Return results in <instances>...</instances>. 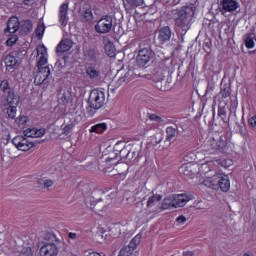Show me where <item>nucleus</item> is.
Returning <instances> with one entry per match:
<instances>
[{
  "label": "nucleus",
  "instance_id": "1",
  "mask_svg": "<svg viewBox=\"0 0 256 256\" xmlns=\"http://www.w3.org/2000/svg\"><path fill=\"white\" fill-rule=\"evenodd\" d=\"M18 31L24 34L31 33L33 31V22L31 20L19 21V17L11 16L7 21V27L4 29V35L9 37L6 41L8 47H13L19 41Z\"/></svg>",
  "mask_w": 256,
  "mask_h": 256
},
{
  "label": "nucleus",
  "instance_id": "2",
  "mask_svg": "<svg viewBox=\"0 0 256 256\" xmlns=\"http://www.w3.org/2000/svg\"><path fill=\"white\" fill-rule=\"evenodd\" d=\"M170 19L174 20L175 27H178L181 35H185L189 31V24L193 15H195V8L184 6L181 9H174L168 12Z\"/></svg>",
  "mask_w": 256,
  "mask_h": 256
},
{
  "label": "nucleus",
  "instance_id": "3",
  "mask_svg": "<svg viewBox=\"0 0 256 256\" xmlns=\"http://www.w3.org/2000/svg\"><path fill=\"white\" fill-rule=\"evenodd\" d=\"M105 105V92L99 89H94L90 92L88 98V107H86V113L88 117H93L101 107Z\"/></svg>",
  "mask_w": 256,
  "mask_h": 256
},
{
  "label": "nucleus",
  "instance_id": "4",
  "mask_svg": "<svg viewBox=\"0 0 256 256\" xmlns=\"http://www.w3.org/2000/svg\"><path fill=\"white\" fill-rule=\"evenodd\" d=\"M193 196L187 195V194H176L172 196H168L164 198L161 209H171L174 207V209H177V207H185L189 201H192Z\"/></svg>",
  "mask_w": 256,
  "mask_h": 256
},
{
  "label": "nucleus",
  "instance_id": "5",
  "mask_svg": "<svg viewBox=\"0 0 256 256\" xmlns=\"http://www.w3.org/2000/svg\"><path fill=\"white\" fill-rule=\"evenodd\" d=\"M206 151L208 153H225L227 151V140L223 139V136L219 134H214L206 142Z\"/></svg>",
  "mask_w": 256,
  "mask_h": 256
},
{
  "label": "nucleus",
  "instance_id": "6",
  "mask_svg": "<svg viewBox=\"0 0 256 256\" xmlns=\"http://www.w3.org/2000/svg\"><path fill=\"white\" fill-rule=\"evenodd\" d=\"M78 17L81 23H93V19H95V17L93 16V7L89 0H83L80 3Z\"/></svg>",
  "mask_w": 256,
  "mask_h": 256
},
{
  "label": "nucleus",
  "instance_id": "7",
  "mask_svg": "<svg viewBox=\"0 0 256 256\" xmlns=\"http://www.w3.org/2000/svg\"><path fill=\"white\" fill-rule=\"evenodd\" d=\"M96 33L100 35H107L113 31V16L104 15L102 16L94 26Z\"/></svg>",
  "mask_w": 256,
  "mask_h": 256
},
{
  "label": "nucleus",
  "instance_id": "8",
  "mask_svg": "<svg viewBox=\"0 0 256 256\" xmlns=\"http://www.w3.org/2000/svg\"><path fill=\"white\" fill-rule=\"evenodd\" d=\"M218 3V9L224 17H228L229 14L233 15V13L240 7L238 0H218Z\"/></svg>",
  "mask_w": 256,
  "mask_h": 256
},
{
  "label": "nucleus",
  "instance_id": "9",
  "mask_svg": "<svg viewBox=\"0 0 256 256\" xmlns=\"http://www.w3.org/2000/svg\"><path fill=\"white\" fill-rule=\"evenodd\" d=\"M151 59H153V51L149 48H143L138 52L136 65L138 67H145L148 63H151Z\"/></svg>",
  "mask_w": 256,
  "mask_h": 256
},
{
  "label": "nucleus",
  "instance_id": "10",
  "mask_svg": "<svg viewBox=\"0 0 256 256\" xmlns=\"http://www.w3.org/2000/svg\"><path fill=\"white\" fill-rule=\"evenodd\" d=\"M12 144L18 151H29L35 147V143L29 141L25 136H16L12 139Z\"/></svg>",
  "mask_w": 256,
  "mask_h": 256
},
{
  "label": "nucleus",
  "instance_id": "11",
  "mask_svg": "<svg viewBox=\"0 0 256 256\" xmlns=\"http://www.w3.org/2000/svg\"><path fill=\"white\" fill-rule=\"evenodd\" d=\"M171 37H173V31L169 26H163L156 31V39L159 42V45L169 43V41H171Z\"/></svg>",
  "mask_w": 256,
  "mask_h": 256
},
{
  "label": "nucleus",
  "instance_id": "12",
  "mask_svg": "<svg viewBox=\"0 0 256 256\" xmlns=\"http://www.w3.org/2000/svg\"><path fill=\"white\" fill-rule=\"evenodd\" d=\"M59 248L55 242H46L39 250V256H57Z\"/></svg>",
  "mask_w": 256,
  "mask_h": 256
},
{
  "label": "nucleus",
  "instance_id": "13",
  "mask_svg": "<svg viewBox=\"0 0 256 256\" xmlns=\"http://www.w3.org/2000/svg\"><path fill=\"white\" fill-rule=\"evenodd\" d=\"M4 63L6 65V71H9L10 73H13V69H17V67L21 65V63L16 60L11 52L5 56Z\"/></svg>",
  "mask_w": 256,
  "mask_h": 256
},
{
  "label": "nucleus",
  "instance_id": "14",
  "mask_svg": "<svg viewBox=\"0 0 256 256\" xmlns=\"http://www.w3.org/2000/svg\"><path fill=\"white\" fill-rule=\"evenodd\" d=\"M37 55H41L40 59L37 62V67L38 69H41V67H43V65H47V48L42 45V46H38L37 49Z\"/></svg>",
  "mask_w": 256,
  "mask_h": 256
},
{
  "label": "nucleus",
  "instance_id": "15",
  "mask_svg": "<svg viewBox=\"0 0 256 256\" xmlns=\"http://www.w3.org/2000/svg\"><path fill=\"white\" fill-rule=\"evenodd\" d=\"M221 173L215 174L212 177L206 178L204 180V185L209 187L210 189H218L219 188V181L221 179Z\"/></svg>",
  "mask_w": 256,
  "mask_h": 256
},
{
  "label": "nucleus",
  "instance_id": "16",
  "mask_svg": "<svg viewBox=\"0 0 256 256\" xmlns=\"http://www.w3.org/2000/svg\"><path fill=\"white\" fill-rule=\"evenodd\" d=\"M67 13H69V4L63 3L60 6V12H59L60 23L63 27H65L67 25V21H69V18L67 17Z\"/></svg>",
  "mask_w": 256,
  "mask_h": 256
},
{
  "label": "nucleus",
  "instance_id": "17",
  "mask_svg": "<svg viewBox=\"0 0 256 256\" xmlns=\"http://www.w3.org/2000/svg\"><path fill=\"white\" fill-rule=\"evenodd\" d=\"M73 47V41L70 39L62 40L56 47V53H67Z\"/></svg>",
  "mask_w": 256,
  "mask_h": 256
},
{
  "label": "nucleus",
  "instance_id": "18",
  "mask_svg": "<svg viewBox=\"0 0 256 256\" xmlns=\"http://www.w3.org/2000/svg\"><path fill=\"white\" fill-rule=\"evenodd\" d=\"M122 1L126 11H131V9L141 7V5L145 4V0H122Z\"/></svg>",
  "mask_w": 256,
  "mask_h": 256
},
{
  "label": "nucleus",
  "instance_id": "19",
  "mask_svg": "<svg viewBox=\"0 0 256 256\" xmlns=\"http://www.w3.org/2000/svg\"><path fill=\"white\" fill-rule=\"evenodd\" d=\"M86 75L91 81H99L101 79V72L95 66H88L86 68Z\"/></svg>",
  "mask_w": 256,
  "mask_h": 256
},
{
  "label": "nucleus",
  "instance_id": "20",
  "mask_svg": "<svg viewBox=\"0 0 256 256\" xmlns=\"http://www.w3.org/2000/svg\"><path fill=\"white\" fill-rule=\"evenodd\" d=\"M218 187L221 189V191L227 193V191L231 189V182L229 181V176L222 174L218 182Z\"/></svg>",
  "mask_w": 256,
  "mask_h": 256
},
{
  "label": "nucleus",
  "instance_id": "21",
  "mask_svg": "<svg viewBox=\"0 0 256 256\" xmlns=\"http://www.w3.org/2000/svg\"><path fill=\"white\" fill-rule=\"evenodd\" d=\"M24 135L25 137L32 138L43 137V135H45V129L28 128L24 130Z\"/></svg>",
  "mask_w": 256,
  "mask_h": 256
},
{
  "label": "nucleus",
  "instance_id": "22",
  "mask_svg": "<svg viewBox=\"0 0 256 256\" xmlns=\"http://www.w3.org/2000/svg\"><path fill=\"white\" fill-rule=\"evenodd\" d=\"M177 135H179L177 127L169 126L166 128V141H175V139H177Z\"/></svg>",
  "mask_w": 256,
  "mask_h": 256
},
{
  "label": "nucleus",
  "instance_id": "23",
  "mask_svg": "<svg viewBox=\"0 0 256 256\" xmlns=\"http://www.w3.org/2000/svg\"><path fill=\"white\" fill-rule=\"evenodd\" d=\"M6 100L8 105H19V95L13 89L6 93Z\"/></svg>",
  "mask_w": 256,
  "mask_h": 256
},
{
  "label": "nucleus",
  "instance_id": "24",
  "mask_svg": "<svg viewBox=\"0 0 256 256\" xmlns=\"http://www.w3.org/2000/svg\"><path fill=\"white\" fill-rule=\"evenodd\" d=\"M37 183L39 187H42V189H49V187H53V185H55V180L44 177L39 178Z\"/></svg>",
  "mask_w": 256,
  "mask_h": 256
},
{
  "label": "nucleus",
  "instance_id": "25",
  "mask_svg": "<svg viewBox=\"0 0 256 256\" xmlns=\"http://www.w3.org/2000/svg\"><path fill=\"white\" fill-rule=\"evenodd\" d=\"M161 199H163V196H161V195H152L151 197H149L146 207L148 209L155 207L157 205V203H159L161 201Z\"/></svg>",
  "mask_w": 256,
  "mask_h": 256
},
{
  "label": "nucleus",
  "instance_id": "26",
  "mask_svg": "<svg viewBox=\"0 0 256 256\" xmlns=\"http://www.w3.org/2000/svg\"><path fill=\"white\" fill-rule=\"evenodd\" d=\"M244 41L247 49H253L255 47V35L253 33L246 34Z\"/></svg>",
  "mask_w": 256,
  "mask_h": 256
},
{
  "label": "nucleus",
  "instance_id": "27",
  "mask_svg": "<svg viewBox=\"0 0 256 256\" xmlns=\"http://www.w3.org/2000/svg\"><path fill=\"white\" fill-rule=\"evenodd\" d=\"M12 54V56L19 62L21 63V60L23 59V57H25L27 55V51L23 48H20L18 50H13L12 52H10Z\"/></svg>",
  "mask_w": 256,
  "mask_h": 256
},
{
  "label": "nucleus",
  "instance_id": "28",
  "mask_svg": "<svg viewBox=\"0 0 256 256\" xmlns=\"http://www.w3.org/2000/svg\"><path fill=\"white\" fill-rule=\"evenodd\" d=\"M58 100L60 101V103H62V105H67V103L71 101V94L62 90L58 94Z\"/></svg>",
  "mask_w": 256,
  "mask_h": 256
},
{
  "label": "nucleus",
  "instance_id": "29",
  "mask_svg": "<svg viewBox=\"0 0 256 256\" xmlns=\"http://www.w3.org/2000/svg\"><path fill=\"white\" fill-rule=\"evenodd\" d=\"M107 131V124L106 123H98L91 127L90 133H103Z\"/></svg>",
  "mask_w": 256,
  "mask_h": 256
},
{
  "label": "nucleus",
  "instance_id": "30",
  "mask_svg": "<svg viewBox=\"0 0 256 256\" xmlns=\"http://www.w3.org/2000/svg\"><path fill=\"white\" fill-rule=\"evenodd\" d=\"M86 57H88L90 61H97V57H99V50H97V48L87 50Z\"/></svg>",
  "mask_w": 256,
  "mask_h": 256
},
{
  "label": "nucleus",
  "instance_id": "31",
  "mask_svg": "<svg viewBox=\"0 0 256 256\" xmlns=\"http://www.w3.org/2000/svg\"><path fill=\"white\" fill-rule=\"evenodd\" d=\"M104 49H105L106 54L108 55V57H115V46L113 45V43L108 42L104 46Z\"/></svg>",
  "mask_w": 256,
  "mask_h": 256
},
{
  "label": "nucleus",
  "instance_id": "32",
  "mask_svg": "<svg viewBox=\"0 0 256 256\" xmlns=\"http://www.w3.org/2000/svg\"><path fill=\"white\" fill-rule=\"evenodd\" d=\"M0 89L1 91H3L4 95H6V93H9V91L13 90V88L9 86V80H2L0 83Z\"/></svg>",
  "mask_w": 256,
  "mask_h": 256
},
{
  "label": "nucleus",
  "instance_id": "33",
  "mask_svg": "<svg viewBox=\"0 0 256 256\" xmlns=\"http://www.w3.org/2000/svg\"><path fill=\"white\" fill-rule=\"evenodd\" d=\"M7 115L9 119H15L17 115V105H9L7 108Z\"/></svg>",
  "mask_w": 256,
  "mask_h": 256
},
{
  "label": "nucleus",
  "instance_id": "34",
  "mask_svg": "<svg viewBox=\"0 0 256 256\" xmlns=\"http://www.w3.org/2000/svg\"><path fill=\"white\" fill-rule=\"evenodd\" d=\"M139 243H141V234L136 235L128 245L135 251L139 246Z\"/></svg>",
  "mask_w": 256,
  "mask_h": 256
},
{
  "label": "nucleus",
  "instance_id": "35",
  "mask_svg": "<svg viewBox=\"0 0 256 256\" xmlns=\"http://www.w3.org/2000/svg\"><path fill=\"white\" fill-rule=\"evenodd\" d=\"M119 157V153H112L110 156L106 159V163H111V165H118L119 161H117V158Z\"/></svg>",
  "mask_w": 256,
  "mask_h": 256
},
{
  "label": "nucleus",
  "instance_id": "36",
  "mask_svg": "<svg viewBox=\"0 0 256 256\" xmlns=\"http://www.w3.org/2000/svg\"><path fill=\"white\" fill-rule=\"evenodd\" d=\"M39 72L43 77H45L46 79H49V75H51V68H49V66L46 67H40L38 68Z\"/></svg>",
  "mask_w": 256,
  "mask_h": 256
},
{
  "label": "nucleus",
  "instance_id": "37",
  "mask_svg": "<svg viewBox=\"0 0 256 256\" xmlns=\"http://www.w3.org/2000/svg\"><path fill=\"white\" fill-rule=\"evenodd\" d=\"M29 121V118L27 116H19L18 118L15 119L16 125L18 127H23V125H26Z\"/></svg>",
  "mask_w": 256,
  "mask_h": 256
},
{
  "label": "nucleus",
  "instance_id": "38",
  "mask_svg": "<svg viewBox=\"0 0 256 256\" xmlns=\"http://www.w3.org/2000/svg\"><path fill=\"white\" fill-rule=\"evenodd\" d=\"M220 95L222 99H228V97H231V88L229 86L221 88Z\"/></svg>",
  "mask_w": 256,
  "mask_h": 256
},
{
  "label": "nucleus",
  "instance_id": "39",
  "mask_svg": "<svg viewBox=\"0 0 256 256\" xmlns=\"http://www.w3.org/2000/svg\"><path fill=\"white\" fill-rule=\"evenodd\" d=\"M119 155H120V158H121V159H129V160L132 159V157H131V151L127 150V148H122V149L119 151Z\"/></svg>",
  "mask_w": 256,
  "mask_h": 256
},
{
  "label": "nucleus",
  "instance_id": "40",
  "mask_svg": "<svg viewBox=\"0 0 256 256\" xmlns=\"http://www.w3.org/2000/svg\"><path fill=\"white\" fill-rule=\"evenodd\" d=\"M133 251H134V250L131 248V246L128 245V246H124V247L120 250L119 254H120V256H130L131 253H133Z\"/></svg>",
  "mask_w": 256,
  "mask_h": 256
},
{
  "label": "nucleus",
  "instance_id": "41",
  "mask_svg": "<svg viewBox=\"0 0 256 256\" xmlns=\"http://www.w3.org/2000/svg\"><path fill=\"white\" fill-rule=\"evenodd\" d=\"M45 81H47V78H45V76H43V74H40L38 72L37 75L35 76L34 83H36V85H43V83H45Z\"/></svg>",
  "mask_w": 256,
  "mask_h": 256
},
{
  "label": "nucleus",
  "instance_id": "42",
  "mask_svg": "<svg viewBox=\"0 0 256 256\" xmlns=\"http://www.w3.org/2000/svg\"><path fill=\"white\" fill-rule=\"evenodd\" d=\"M18 256H33V250L31 247H25L19 252Z\"/></svg>",
  "mask_w": 256,
  "mask_h": 256
},
{
  "label": "nucleus",
  "instance_id": "43",
  "mask_svg": "<svg viewBox=\"0 0 256 256\" xmlns=\"http://www.w3.org/2000/svg\"><path fill=\"white\" fill-rule=\"evenodd\" d=\"M45 33V25H38L36 28V35L38 39H41L43 37V34Z\"/></svg>",
  "mask_w": 256,
  "mask_h": 256
},
{
  "label": "nucleus",
  "instance_id": "44",
  "mask_svg": "<svg viewBox=\"0 0 256 256\" xmlns=\"http://www.w3.org/2000/svg\"><path fill=\"white\" fill-rule=\"evenodd\" d=\"M214 90H215V84L208 83L205 91V97H211Z\"/></svg>",
  "mask_w": 256,
  "mask_h": 256
},
{
  "label": "nucleus",
  "instance_id": "45",
  "mask_svg": "<svg viewBox=\"0 0 256 256\" xmlns=\"http://www.w3.org/2000/svg\"><path fill=\"white\" fill-rule=\"evenodd\" d=\"M233 164L232 160H221L218 165H220L221 167H224V169H227L229 167H231V165Z\"/></svg>",
  "mask_w": 256,
  "mask_h": 256
},
{
  "label": "nucleus",
  "instance_id": "46",
  "mask_svg": "<svg viewBox=\"0 0 256 256\" xmlns=\"http://www.w3.org/2000/svg\"><path fill=\"white\" fill-rule=\"evenodd\" d=\"M149 119H150V121H155L156 123H163V118H161L160 116H158L156 114H150Z\"/></svg>",
  "mask_w": 256,
  "mask_h": 256
},
{
  "label": "nucleus",
  "instance_id": "47",
  "mask_svg": "<svg viewBox=\"0 0 256 256\" xmlns=\"http://www.w3.org/2000/svg\"><path fill=\"white\" fill-rule=\"evenodd\" d=\"M180 173H183V175H186V177H191L192 173L191 171L187 168V166H182L179 169Z\"/></svg>",
  "mask_w": 256,
  "mask_h": 256
},
{
  "label": "nucleus",
  "instance_id": "48",
  "mask_svg": "<svg viewBox=\"0 0 256 256\" xmlns=\"http://www.w3.org/2000/svg\"><path fill=\"white\" fill-rule=\"evenodd\" d=\"M248 124L255 129L256 127V115L252 116L251 118H249L248 120Z\"/></svg>",
  "mask_w": 256,
  "mask_h": 256
},
{
  "label": "nucleus",
  "instance_id": "49",
  "mask_svg": "<svg viewBox=\"0 0 256 256\" xmlns=\"http://www.w3.org/2000/svg\"><path fill=\"white\" fill-rule=\"evenodd\" d=\"M153 139H156L153 142V144L154 145H159V143H161V141H163V136L161 134H158V135L154 136Z\"/></svg>",
  "mask_w": 256,
  "mask_h": 256
},
{
  "label": "nucleus",
  "instance_id": "50",
  "mask_svg": "<svg viewBox=\"0 0 256 256\" xmlns=\"http://www.w3.org/2000/svg\"><path fill=\"white\" fill-rule=\"evenodd\" d=\"M177 223H185V221H187V218L183 215L179 216L177 219H176Z\"/></svg>",
  "mask_w": 256,
  "mask_h": 256
},
{
  "label": "nucleus",
  "instance_id": "51",
  "mask_svg": "<svg viewBox=\"0 0 256 256\" xmlns=\"http://www.w3.org/2000/svg\"><path fill=\"white\" fill-rule=\"evenodd\" d=\"M71 129H73V125L68 124L64 127L63 131H64V133H69L71 131Z\"/></svg>",
  "mask_w": 256,
  "mask_h": 256
},
{
  "label": "nucleus",
  "instance_id": "52",
  "mask_svg": "<svg viewBox=\"0 0 256 256\" xmlns=\"http://www.w3.org/2000/svg\"><path fill=\"white\" fill-rule=\"evenodd\" d=\"M18 1L23 5H29L30 3H33L34 0H18Z\"/></svg>",
  "mask_w": 256,
  "mask_h": 256
},
{
  "label": "nucleus",
  "instance_id": "53",
  "mask_svg": "<svg viewBox=\"0 0 256 256\" xmlns=\"http://www.w3.org/2000/svg\"><path fill=\"white\" fill-rule=\"evenodd\" d=\"M68 237L69 239H77V233L69 232Z\"/></svg>",
  "mask_w": 256,
  "mask_h": 256
},
{
  "label": "nucleus",
  "instance_id": "54",
  "mask_svg": "<svg viewBox=\"0 0 256 256\" xmlns=\"http://www.w3.org/2000/svg\"><path fill=\"white\" fill-rule=\"evenodd\" d=\"M238 127H239V133H240V135H241L242 137H245L246 133H245V131H243V126L238 125Z\"/></svg>",
  "mask_w": 256,
  "mask_h": 256
},
{
  "label": "nucleus",
  "instance_id": "55",
  "mask_svg": "<svg viewBox=\"0 0 256 256\" xmlns=\"http://www.w3.org/2000/svg\"><path fill=\"white\" fill-rule=\"evenodd\" d=\"M158 66L161 67L163 69V71H165V61H160L158 63Z\"/></svg>",
  "mask_w": 256,
  "mask_h": 256
},
{
  "label": "nucleus",
  "instance_id": "56",
  "mask_svg": "<svg viewBox=\"0 0 256 256\" xmlns=\"http://www.w3.org/2000/svg\"><path fill=\"white\" fill-rule=\"evenodd\" d=\"M183 256H193V252L191 251L183 252Z\"/></svg>",
  "mask_w": 256,
  "mask_h": 256
},
{
  "label": "nucleus",
  "instance_id": "57",
  "mask_svg": "<svg viewBox=\"0 0 256 256\" xmlns=\"http://www.w3.org/2000/svg\"><path fill=\"white\" fill-rule=\"evenodd\" d=\"M47 237L49 241H55V235H48Z\"/></svg>",
  "mask_w": 256,
  "mask_h": 256
},
{
  "label": "nucleus",
  "instance_id": "58",
  "mask_svg": "<svg viewBox=\"0 0 256 256\" xmlns=\"http://www.w3.org/2000/svg\"><path fill=\"white\" fill-rule=\"evenodd\" d=\"M87 256H101V254L92 252V253H89Z\"/></svg>",
  "mask_w": 256,
  "mask_h": 256
},
{
  "label": "nucleus",
  "instance_id": "59",
  "mask_svg": "<svg viewBox=\"0 0 256 256\" xmlns=\"http://www.w3.org/2000/svg\"><path fill=\"white\" fill-rule=\"evenodd\" d=\"M130 157H132L131 159H135L137 158V154L135 152H131Z\"/></svg>",
  "mask_w": 256,
  "mask_h": 256
},
{
  "label": "nucleus",
  "instance_id": "60",
  "mask_svg": "<svg viewBox=\"0 0 256 256\" xmlns=\"http://www.w3.org/2000/svg\"><path fill=\"white\" fill-rule=\"evenodd\" d=\"M179 1H181V0H173L172 5H179Z\"/></svg>",
  "mask_w": 256,
  "mask_h": 256
},
{
  "label": "nucleus",
  "instance_id": "61",
  "mask_svg": "<svg viewBox=\"0 0 256 256\" xmlns=\"http://www.w3.org/2000/svg\"><path fill=\"white\" fill-rule=\"evenodd\" d=\"M157 73H160V75H163V70L157 71Z\"/></svg>",
  "mask_w": 256,
  "mask_h": 256
},
{
  "label": "nucleus",
  "instance_id": "62",
  "mask_svg": "<svg viewBox=\"0 0 256 256\" xmlns=\"http://www.w3.org/2000/svg\"><path fill=\"white\" fill-rule=\"evenodd\" d=\"M243 256H251V255H249V254H244Z\"/></svg>",
  "mask_w": 256,
  "mask_h": 256
},
{
  "label": "nucleus",
  "instance_id": "63",
  "mask_svg": "<svg viewBox=\"0 0 256 256\" xmlns=\"http://www.w3.org/2000/svg\"><path fill=\"white\" fill-rule=\"evenodd\" d=\"M218 114H219V115H223V113H221V112H218Z\"/></svg>",
  "mask_w": 256,
  "mask_h": 256
}]
</instances>
